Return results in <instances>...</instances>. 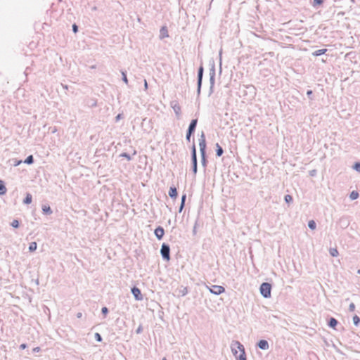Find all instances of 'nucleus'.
Listing matches in <instances>:
<instances>
[{
	"instance_id": "obj_1",
	"label": "nucleus",
	"mask_w": 360,
	"mask_h": 360,
	"mask_svg": "<svg viewBox=\"0 0 360 360\" xmlns=\"http://www.w3.org/2000/svg\"><path fill=\"white\" fill-rule=\"evenodd\" d=\"M231 349L233 354L238 358V360H246L243 346L239 342H233Z\"/></svg>"
},
{
	"instance_id": "obj_2",
	"label": "nucleus",
	"mask_w": 360,
	"mask_h": 360,
	"mask_svg": "<svg viewBox=\"0 0 360 360\" xmlns=\"http://www.w3.org/2000/svg\"><path fill=\"white\" fill-rule=\"evenodd\" d=\"M260 292L266 298L271 297V285L268 283H263L260 286Z\"/></svg>"
},
{
	"instance_id": "obj_3",
	"label": "nucleus",
	"mask_w": 360,
	"mask_h": 360,
	"mask_svg": "<svg viewBox=\"0 0 360 360\" xmlns=\"http://www.w3.org/2000/svg\"><path fill=\"white\" fill-rule=\"evenodd\" d=\"M169 251V247L167 245L162 244L160 252L162 257L167 261L170 259Z\"/></svg>"
},
{
	"instance_id": "obj_4",
	"label": "nucleus",
	"mask_w": 360,
	"mask_h": 360,
	"mask_svg": "<svg viewBox=\"0 0 360 360\" xmlns=\"http://www.w3.org/2000/svg\"><path fill=\"white\" fill-rule=\"evenodd\" d=\"M210 291L213 294L220 295L225 291V289L224 287L221 285H214L211 288H210Z\"/></svg>"
},
{
	"instance_id": "obj_5",
	"label": "nucleus",
	"mask_w": 360,
	"mask_h": 360,
	"mask_svg": "<svg viewBox=\"0 0 360 360\" xmlns=\"http://www.w3.org/2000/svg\"><path fill=\"white\" fill-rule=\"evenodd\" d=\"M131 292L134 295V296L136 300H141L143 299V296L141 292V290L138 288H136V287L132 288Z\"/></svg>"
},
{
	"instance_id": "obj_6",
	"label": "nucleus",
	"mask_w": 360,
	"mask_h": 360,
	"mask_svg": "<svg viewBox=\"0 0 360 360\" xmlns=\"http://www.w3.org/2000/svg\"><path fill=\"white\" fill-rule=\"evenodd\" d=\"M192 160L193 164V171L195 173L197 171V158H196V150L195 146L192 148Z\"/></svg>"
},
{
	"instance_id": "obj_7",
	"label": "nucleus",
	"mask_w": 360,
	"mask_h": 360,
	"mask_svg": "<svg viewBox=\"0 0 360 360\" xmlns=\"http://www.w3.org/2000/svg\"><path fill=\"white\" fill-rule=\"evenodd\" d=\"M199 146L202 155H205V150L206 148V142L204 136L202 135L199 141Z\"/></svg>"
},
{
	"instance_id": "obj_8",
	"label": "nucleus",
	"mask_w": 360,
	"mask_h": 360,
	"mask_svg": "<svg viewBox=\"0 0 360 360\" xmlns=\"http://www.w3.org/2000/svg\"><path fill=\"white\" fill-rule=\"evenodd\" d=\"M165 234L164 229L161 226H158L155 230V235L159 239H162Z\"/></svg>"
},
{
	"instance_id": "obj_9",
	"label": "nucleus",
	"mask_w": 360,
	"mask_h": 360,
	"mask_svg": "<svg viewBox=\"0 0 360 360\" xmlns=\"http://www.w3.org/2000/svg\"><path fill=\"white\" fill-rule=\"evenodd\" d=\"M198 120L196 119L193 120L189 125L188 130L190 133H193L195 131Z\"/></svg>"
},
{
	"instance_id": "obj_10",
	"label": "nucleus",
	"mask_w": 360,
	"mask_h": 360,
	"mask_svg": "<svg viewBox=\"0 0 360 360\" xmlns=\"http://www.w3.org/2000/svg\"><path fill=\"white\" fill-rule=\"evenodd\" d=\"M169 195L172 198H176L177 197V191L175 187H170Z\"/></svg>"
},
{
	"instance_id": "obj_11",
	"label": "nucleus",
	"mask_w": 360,
	"mask_h": 360,
	"mask_svg": "<svg viewBox=\"0 0 360 360\" xmlns=\"http://www.w3.org/2000/svg\"><path fill=\"white\" fill-rule=\"evenodd\" d=\"M258 345L259 348L262 349H266L269 348V344L266 340H260Z\"/></svg>"
},
{
	"instance_id": "obj_12",
	"label": "nucleus",
	"mask_w": 360,
	"mask_h": 360,
	"mask_svg": "<svg viewBox=\"0 0 360 360\" xmlns=\"http://www.w3.org/2000/svg\"><path fill=\"white\" fill-rule=\"evenodd\" d=\"M327 51V49H319V50H316L315 51L314 53H313V55L314 56H321L322 54H324L326 53V52Z\"/></svg>"
},
{
	"instance_id": "obj_13",
	"label": "nucleus",
	"mask_w": 360,
	"mask_h": 360,
	"mask_svg": "<svg viewBox=\"0 0 360 360\" xmlns=\"http://www.w3.org/2000/svg\"><path fill=\"white\" fill-rule=\"evenodd\" d=\"M6 193V188L5 187L3 181L0 180V195H4Z\"/></svg>"
},
{
	"instance_id": "obj_14",
	"label": "nucleus",
	"mask_w": 360,
	"mask_h": 360,
	"mask_svg": "<svg viewBox=\"0 0 360 360\" xmlns=\"http://www.w3.org/2000/svg\"><path fill=\"white\" fill-rule=\"evenodd\" d=\"M328 324L331 328H335L338 324V321L335 319L330 318Z\"/></svg>"
},
{
	"instance_id": "obj_15",
	"label": "nucleus",
	"mask_w": 360,
	"mask_h": 360,
	"mask_svg": "<svg viewBox=\"0 0 360 360\" xmlns=\"http://www.w3.org/2000/svg\"><path fill=\"white\" fill-rule=\"evenodd\" d=\"M32 195L30 193L27 194L26 198L24 200V202L25 204H30L32 202Z\"/></svg>"
},
{
	"instance_id": "obj_16",
	"label": "nucleus",
	"mask_w": 360,
	"mask_h": 360,
	"mask_svg": "<svg viewBox=\"0 0 360 360\" xmlns=\"http://www.w3.org/2000/svg\"><path fill=\"white\" fill-rule=\"evenodd\" d=\"M216 147H217V156H221L222 155V153H223L222 148L219 146V143L216 144Z\"/></svg>"
},
{
	"instance_id": "obj_17",
	"label": "nucleus",
	"mask_w": 360,
	"mask_h": 360,
	"mask_svg": "<svg viewBox=\"0 0 360 360\" xmlns=\"http://www.w3.org/2000/svg\"><path fill=\"white\" fill-rule=\"evenodd\" d=\"M329 252L333 257H337L339 254L336 248H330Z\"/></svg>"
},
{
	"instance_id": "obj_18",
	"label": "nucleus",
	"mask_w": 360,
	"mask_h": 360,
	"mask_svg": "<svg viewBox=\"0 0 360 360\" xmlns=\"http://www.w3.org/2000/svg\"><path fill=\"white\" fill-rule=\"evenodd\" d=\"M37 243L35 242H32L30 244V246H29V250L31 252H33L36 249H37Z\"/></svg>"
},
{
	"instance_id": "obj_19",
	"label": "nucleus",
	"mask_w": 360,
	"mask_h": 360,
	"mask_svg": "<svg viewBox=\"0 0 360 360\" xmlns=\"http://www.w3.org/2000/svg\"><path fill=\"white\" fill-rule=\"evenodd\" d=\"M160 33H161L162 37H168L167 30L165 27L161 29Z\"/></svg>"
},
{
	"instance_id": "obj_20",
	"label": "nucleus",
	"mask_w": 360,
	"mask_h": 360,
	"mask_svg": "<svg viewBox=\"0 0 360 360\" xmlns=\"http://www.w3.org/2000/svg\"><path fill=\"white\" fill-rule=\"evenodd\" d=\"M308 226L312 230L316 229V223L314 220L309 221L308 223Z\"/></svg>"
},
{
	"instance_id": "obj_21",
	"label": "nucleus",
	"mask_w": 360,
	"mask_h": 360,
	"mask_svg": "<svg viewBox=\"0 0 360 360\" xmlns=\"http://www.w3.org/2000/svg\"><path fill=\"white\" fill-rule=\"evenodd\" d=\"M359 197V193L356 191H352L350 194V198L352 200H355Z\"/></svg>"
},
{
	"instance_id": "obj_22",
	"label": "nucleus",
	"mask_w": 360,
	"mask_h": 360,
	"mask_svg": "<svg viewBox=\"0 0 360 360\" xmlns=\"http://www.w3.org/2000/svg\"><path fill=\"white\" fill-rule=\"evenodd\" d=\"M24 162L26 164H32L33 162V156L32 155L28 156L26 158V160L24 161Z\"/></svg>"
},
{
	"instance_id": "obj_23",
	"label": "nucleus",
	"mask_w": 360,
	"mask_h": 360,
	"mask_svg": "<svg viewBox=\"0 0 360 360\" xmlns=\"http://www.w3.org/2000/svg\"><path fill=\"white\" fill-rule=\"evenodd\" d=\"M202 72H203V68L201 67V68H200L199 72H198L199 84H200L201 80H202Z\"/></svg>"
},
{
	"instance_id": "obj_24",
	"label": "nucleus",
	"mask_w": 360,
	"mask_h": 360,
	"mask_svg": "<svg viewBox=\"0 0 360 360\" xmlns=\"http://www.w3.org/2000/svg\"><path fill=\"white\" fill-rule=\"evenodd\" d=\"M42 210L45 213H51V210L49 206L44 205Z\"/></svg>"
},
{
	"instance_id": "obj_25",
	"label": "nucleus",
	"mask_w": 360,
	"mask_h": 360,
	"mask_svg": "<svg viewBox=\"0 0 360 360\" xmlns=\"http://www.w3.org/2000/svg\"><path fill=\"white\" fill-rule=\"evenodd\" d=\"M353 322L354 323L356 326L359 324V323L360 322V319L358 316L355 315L354 317H353Z\"/></svg>"
},
{
	"instance_id": "obj_26",
	"label": "nucleus",
	"mask_w": 360,
	"mask_h": 360,
	"mask_svg": "<svg viewBox=\"0 0 360 360\" xmlns=\"http://www.w3.org/2000/svg\"><path fill=\"white\" fill-rule=\"evenodd\" d=\"M285 200L286 202L289 203L292 200V198L290 195H286L285 196Z\"/></svg>"
},
{
	"instance_id": "obj_27",
	"label": "nucleus",
	"mask_w": 360,
	"mask_h": 360,
	"mask_svg": "<svg viewBox=\"0 0 360 360\" xmlns=\"http://www.w3.org/2000/svg\"><path fill=\"white\" fill-rule=\"evenodd\" d=\"M186 195H184L181 198V207H180V211H181L184 205V203H185V200H186Z\"/></svg>"
},
{
	"instance_id": "obj_28",
	"label": "nucleus",
	"mask_w": 360,
	"mask_h": 360,
	"mask_svg": "<svg viewBox=\"0 0 360 360\" xmlns=\"http://www.w3.org/2000/svg\"><path fill=\"white\" fill-rule=\"evenodd\" d=\"M11 226L14 228H18L19 226V222L18 220L15 219L12 221Z\"/></svg>"
},
{
	"instance_id": "obj_29",
	"label": "nucleus",
	"mask_w": 360,
	"mask_h": 360,
	"mask_svg": "<svg viewBox=\"0 0 360 360\" xmlns=\"http://www.w3.org/2000/svg\"><path fill=\"white\" fill-rule=\"evenodd\" d=\"M322 4H323V0H314L313 1L314 6L321 5Z\"/></svg>"
},
{
	"instance_id": "obj_30",
	"label": "nucleus",
	"mask_w": 360,
	"mask_h": 360,
	"mask_svg": "<svg viewBox=\"0 0 360 360\" xmlns=\"http://www.w3.org/2000/svg\"><path fill=\"white\" fill-rule=\"evenodd\" d=\"M174 110L176 114H179L181 112V107L179 105H175L174 107Z\"/></svg>"
},
{
	"instance_id": "obj_31",
	"label": "nucleus",
	"mask_w": 360,
	"mask_h": 360,
	"mask_svg": "<svg viewBox=\"0 0 360 360\" xmlns=\"http://www.w3.org/2000/svg\"><path fill=\"white\" fill-rule=\"evenodd\" d=\"M354 169L360 172V162H357L354 165Z\"/></svg>"
},
{
	"instance_id": "obj_32",
	"label": "nucleus",
	"mask_w": 360,
	"mask_h": 360,
	"mask_svg": "<svg viewBox=\"0 0 360 360\" xmlns=\"http://www.w3.org/2000/svg\"><path fill=\"white\" fill-rule=\"evenodd\" d=\"M95 338H96V339L98 342H101V341L102 340V338H101V335H100L99 333H96L95 334Z\"/></svg>"
},
{
	"instance_id": "obj_33",
	"label": "nucleus",
	"mask_w": 360,
	"mask_h": 360,
	"mask_svg": "<svg viewBox=\"0 0 360 360\" xmlns=\"http://www.w3.org/2000/svg\"><path fill=\"white\" fill-rule=\"evenodd\" d=\"M349 308L350 311H354L355 310V305H354V303H351L349 304Z\"/></svg>"
},
{
	"instance_id": "obj_34",
	"label": "nucleus",
	"mask_w": 360,
	"mask_h": 360,
	"mask_svg": "<svg viewBox=\"0 0 360 360\" xmlns=\"http://www.w3.org/2000/svg\"><path fill=\"white\" fill-rule=\"evenodd\" d=\"M122 76H123V80L124 82L127 84L128 83V79L127 78V76H126V74L124 72H122Z\"/></svg>"
},
{
	"instance_id": "obj_35",
	"label": "nucleus",
	"mask_w": 360,
	"mask_h": 360,
	"mask_svg": "<svg viewBox=\"0 0 360 360\" xmlns=\"http://www.w3.org/2000/svg\"><path fill=\"white\" fill-rule=\"evenodd\" d=\"M193 133H190L189 131H188L187 132V134H186V139L189 141H190V139H191V136Z\"/></svg>"
},
{
	"instance_id": "obj_36",
	"label": "nucleus",
	"mask_w": 360,
	"mask_h": 360,
	"mask_svg": "<svg viewBox=\"0 0 360 360\" xmlns=\"http://www.w3.org/2000/svg\"><path fill=\"white\" fill-rule=\"evenodd\" d=\"M77 29H78V27H77V25L74 24V25H72V30H73V32H74L75 33H76V32H77Z\"/></svg>"
},
{
	"instance_id": "obj_37",
	"label": "nucleus",
	"mask_w": 360,
	"mask_h": 360,
	"mask_svg": "<svg viewBox=\"0 0 360 360\" xmlns=\"http://www.w3.org/2000/svg\"><path fill=\"white\" fill-rule=\"evenodd\" d=\"M102 312H103V314H107V313H108V309H107V307H103V309H102Z\"/></svg>"
},
{
	"instance_id": "obj_38",
	"label": "nucleus",
	"mask_w": 360,
	"mask_h": 360,
	"mask_svg": "<svg viewBox=\"0 0 360 360\" xmlns=\"http://www.w3.org/2000/svg\"><path fill=\"white\" fill-rule=\"evenodd\" d=\"M33 351H34V352H39V351H40V348H39V347H35V348H34V349H33Z\"/></svg>"
},
{
	"instance_id": "obj_39",
	"label": "nucleus",
	"mask_w": 360,
	"mask_h": 360,
	"mask_svg": "<svg viewBox=\"0 0 360 360\" xmlns=\"http://www.w3.org/2000/svg\"><path fill=\"white\" fill-rule=\"evenodd\" d=\"M20 349H24L26 348V345L25 344H22V345H20Z\"/></svg>"
},
{
	"instance_id": "obj_40",
	"label": "nucleus",
	"mask_w": 360,
	"mask_h": 360,
	"mask_svg": "<svg viewBox=\"0 0 360 360\" xmlns=\"http://www.w3.org/2000/svg\"><path fill=\"white\" fill-rule=\"evenodd\" d=\"M144 86H145V88H146V89H147V88H148V83H147L146 80H145Z\"/></svg>"
},
{
	"instance_id": "obj_41",
	"label": "nucleus",
	"mask_w": 360,
	"mask_h": 360,
	"mask_svg": "<svg viewBox=\"0 0 360 360\" xmlns=\"http://www.w3.org/2000/svg\"><path fill=\"white\" fill-rule=\"evenodd\" d=\"M21 162H22V161H21V160L18 161V162L15 164V165H20Z\"/></svg>"
},
{
	"instance_id": "obj_42",
	"label": "nucleus",
	"mask_w": 360,
	"mask_h": 360,
	"mask_svg": "<svg viewBox=\"0 0 360 360\" xmlns=\"http://www.w3.org/2000/svg\"><path fill=\"white\" fill-rule=\"evenodd\" d=\"M119 119H120V115H118L117 116V120H119Z\"/></svg>"
},
{
	"instance_id": "obj_43",
	"label": "nucleus",
	"mask_w": 360,
	"mask_h": 360,
	"mask_svg": "<svg viewBox=\"0 0 360 360\" xmlns=\"http://www.w3.org/2000/svg\"><path fill=\"white\" fill-rule=\"evenodd\" d=\"M311 94V91H309L307 92V94Z\"/></svg>"
},
{
	"instance_id": "obj_44",
	"label": "nucleus",
	"mask_w": 360,
	"mask_h": 360,
	"mask_svg": "<svg viewBox=\"0 0 360 360\" xmlns=\"http://www.w3.org/2000/svg\"><path fill=\"white\" fill-rule=\"evenodd\" d=\"M81 316H82V314H78V317H80Z\"/></svg>"
},
{
	"instance_id": "obj_45",
	"label": "nucleus",
	"mask_w": 360,
	"mask_h": 360,
	"mask_svg": "<svg viewBox=\"0 0 360 360\" xmlns=\"http://www.w3.org/2000/svg\"><path fill=\"white\" fill-rule=\"evenodd\" d=\"M162 360H167L166 358H163Z\"/></svg>"
},
{
	"instance_id": "obj_46",
	"label": "nucleus",
	"mask_w": 360,
	"mask_h": 360,
	"mask_svg": "<svg viewBox=\"0 0 360 360\" xmlns=\"http://www.w3.org/2000/svg\"><path fill=\"white\" fill-rule=\"evenodd\" d=\"M358 273L360 274V270L358 271Z\"/></svg>"
}]
</instances>
